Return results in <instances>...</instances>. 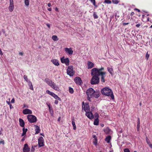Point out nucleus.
Instances as JSON below:
<instances>
[{
    "label": "nucleus",
    "instance_id": "54",
    "mask_svg": "<svg viewBox=\"0 0 152 152\" xmlns=\"http://www.w3.org/2000/svg\"><path fill=\"white\" fill-rule=\"evenodd\" d=\"M4 144V141L3 140L1 141H0V144Z\"/></svg>",
    "mask_w": 152,
    "mask_h": 152
},
{
    "label": "nucleus",
    "instance_id": "40",
    "mask_svg": "<svg viewBox=\"0 0 152 152\" xmlns=\"http://www.w3.org/2000/svg\"><path fill=\"white\" fill-rule=\"evenodd\" d=\"M94 17L95 19H97L98 18V16L95 12H94L93 14Z\"/></svg>",
    "mask_w": 152,
    "mask_h": 152
},
{
    "label": "nucleus",
    "instance_id": "1",
    "mask_svg": "<svg viewBox=\"0 0 152 152\" xmlns=\"http://www.w3.org/2000/svg\"><path fill=\"white\" fill-rule=\"evenodd\" d=\"M91 75L92 76L91 80V83L92 85L98 84L99 82V78L98 77V69L96 68L93 69L91 70Z\"/></svg>",
    "mask_w": 152,
    "mask_h": 152
},
{
    "label": "nucleus",
    "instance_id": "22",
    "mask_svg": "<svg viewBox=\"0 0 152 152\" xmlns=\"http://www.w3.org/2000/svg\"><path fill=\"white\" fill-rule=\"evenodd\" d=\"M104 131L105 133L108 134L110 133L111 130L108 127H107L104 129Z\"/></svg>",
    "mask_w": 152,
    "mask_h": 152
},
{
    "label": "nucleus",
    "instance_id": "37",
    "mask_svg": "<svg viewBox=\"0 0 152 152\" xmlns=\"http://www.w3.org/2000/svg\"><path fill=\"white\" fill-rule=\"evenodd\" d=\"M24 3L26 6H28L29 5V1L28 0H25Z\"/></svg>",
    "mask_w": 152,
    "mask_h": 152
},
{
    "label": "nucleus",
    "instance_id": "35",
    "mask_svg": "<svg viewBox=\"0 0 152 152\" xmlns=\"http://www.w3.org/2000/svg\"><path fill=\"white\" fill-rule=\"evenodd\" d=\"M69 92L71 94H73L74 93V90L73 88L69 87Z\"/></svg>",
    "mask_w": 152,
    "mask_h": 152
},
{
    "label": "nucleus",
    "instance_id": "53",
    "mask_svg": "<svg viewBox=\"0 0 152 152\" xmlns=\"http://www.w3.org/2000/svg\"><path fill=\"white\" fill-rule=\"evenodd\" d=\"M129 24V23H123V25L124 26H125L126 25L128 24Z\"/></svg>",
    "mask_w": 152,
    "mask_h": 152
},
{
    "label": "nucleus",
    "instance_id": "63",
    "mask_svg": "<svg viewBox=\"0 0 152 152\" xmlns=\"http://www.w3.org/2000/svg\"><path fill=\"white\" fill-rule=\"evenodd\" d=\"M0 54L1 55H2V54H3L2 52L1 51V50H0Z\"/></svg>",
    "mask_w": 152,
    "mask_h": 152
},
{
    "label": "nucleus",
    "instance_id": "45",
    "mask_svg": "<svg viewBox=\"0 0 152 152\" xmlns=\"http://www.w3.org/2000/svg\"><path fill=\"white\" fill-rule=\"evenodd\" d=\"M124 152H130L128 148H125L124 150Z\"/></svg>",
    "mask_w": 152,
    "mask_h": 152
},
{
    "label": "nucleus",
    "instance_id": "4",
    "mask_svg": "<svg viewBox=\"0 0 152 152\" xmlns=\"http://www.w3.org/2000/svg\"><path fill=\"white\" fill-rule=\"evenodd\" d=\"M27 118L28 121L31 123L36 122L37 121V117L33 115H29L27 116Z\"/></svg>",
    "mask_w": 152,
    "mask_h": 152
},
{
    "label": "nucleus",
    "instance_id": "59",
    "mask_svg": "<svg viewBox=\"0 0 152 152\" xmlns=\"http://www.w3.org/2000/svg\"><path fill=\"white\" fill-rule=\"evenodd\" d=\"M48 10L49 11H51V8H48Z\"/></svg>",
    "mask_w": 152,
    "mask_h": 152
},
{
    "label": "nucleus",
    "instance_id": "20",
    "mask_svg": "<svg viewBox=\"0 0 152 152\" xmlns=\"http://www.w3.org/2000/svg\"><path fill=\"white\" fill-rule=\"evenodd\" d=\"M34 126L35 127V130L36 131L35 134H38L39 133L40 131V129L39 127L38 126L35 125Z\"/></svg>",
    "mask_w": 152,
    "mask_h": 152
},
{
    "label": "nucleus",
    "instance_id": "29",
    "mask_svg": "<svg viewBox=\"0 0 152 152\" xmlns=\"http://www.w3.org/2000/svg\"><path fill=\"white\" fill-rule=\"evenodd\" d=\"M28 85L29 87V88L31 90H33L34 88L33 87L32 83L30 81L28 82Z\"/></svg>",
    "mask_w": 152,
    "mask_h": 152
},
{
    "label": "nucleus",
    "instance_id": "36",
    "mask_svg": "<svg viewBox=\"0 0 152 152\" xmlns=\"http://www.w3.org/2000/svg\"><path fill=\"white\" fill-rule=\"evenodd\" d=\"M104 3L107 4H111L112 3V2L110 0H105Z\"/></svg>",
    "mask_w": 152,
    "mask_h": 152
},
{
    "label": "nucleus",
    "instance_id": "26",
    "mask_svg": "<svg viewBox=\"0 0 152 152\" xmlns=\"http://www.w3.org/2000/svg\"><path fill=\"white\" fill-rule=\"evenodd\" d=\"M107 70L112 75H113L114 71L112 67L110 68V67H108L107 68Z\"/></svg>",
    "mask_w": 152,
    "mask_h": 152
},
{
    "label": "nucleus",
    "instance_id": "21",
    "mask_svg": "<svg viewBox=\"0 0 152 152\" xmlns=\"http://www.w3.org/2000/svg\"><path fill=\"white\" fill-rule=\"evenodd\" d=\"M13 2V0H10V12L12 11L14 9V5Z\"/></svg>",
    "mask_w": 152,
    "mask_h": 152
},
{
    "label": "nucleus",
    "instance_id": "51",
    "mask_svg": "<svg viewBox=\"0 0 152 152\" xmlns=\"http://www.w3.org/2000/svg\"><path fill=\"white\" fill-rule=\"evenodd\" d=\"M46 26L50 28V25L48 23H47L46 24Z\"/></svg>",
    "mask_w": 152,
    "mask_h": 152
},
{
    "label": "nucleus",
    "instance_id": "32",
    "mask_svg": "<svg viewBox=\"0 0 152 152\" xmlns=\"http://www.w3.org/2000/svg\"><path fill=\"white\" fill-rule=\"evenodd\" d=\"M52 39L54 41H56L58 40V39L57 36L53 35L52 37Z\"/></svg>",
    "mask_w": 152,
    "mask_h": 152
},
{
    "label": "nucleus",
    "instance_id": "62",
    "mask_svg": "<svg viewBox=\"0 0 152 152\" xmlns=\"http://www.w3.org/2000/svg\"><path fill=\"white\" fill-rule=\"evenodd\" d=\"M7 102L8 104L10 105V101H7Z\"/></svg>",
    "mask_w": 152,
    "mask_h": 152
},
{
    "label": "nucleus",
    "instance_id": "25",
    "mask_svg": "<svg viewBox=\"0 0 152 152\" xmlns=\"http://www.w3.org/2000/svg\"><path fill=\"white\" fill-rule=\"evenodd\" d=\"M111 139V137L110 135L107 137L105 139V140L107 142V143L110 142V140Z\"/></svg>",
    "mask_w": 152,
    "mask_h": 152
},
{
    "label": "nucleus",
    "instance_id": "64",
    "mask_svg": "<svg viewBox=\"0 0 152 152\" xmlns=\"http://www.w3.org/2000/svg\"><path fill=\"white\" fill-rule=\"evenodd\" d=\"M55 10L56 11H58V8L57 7L56 8H55Z\"/></svg>",
    "mask_w": 152,
    "mask_h": 152
},
{
    "label": "nucleus",
    "instance_id": "43",
    "mask_svg": "<svg viewBox=\"0 0 152 152\" xmlns=\"http://www.w3.org/2000/svg\"><path fill=\"white\" fill-rule=\"evenodd\" d=\"M92 97V96H88L87 99L90 102H91V98Z\"/></svg>",
    "mask_w": 152,
    "mask_h": 152
},
{
    "label": "nucleus",
    "instance_id": "10",
    "mask_svg": "<svg viewBox=\"0 0 152 152\" xmlns=\"http://www.w3.org/2000/svg\"><path fill=\"white\" fill-rule=\"evenodd\" d=\"M85 115L90 119H92L94 118V115L91 111L88 112L86 113Z\"/></svg>",
    "mask_w": 152,
    "mask_h": 152
},
{
    "label": "nucleus",
    "instance_id": "28",
    "mask_svg": "<svg viewBox=\"0 0 152 152\" xmlns=\"http://www.w3.org/2000/svg\"><path fill=\"white\" fill-rule=\"evenodd\" d=\"M140 119L139 118H138L137 125V131H139L140 130Z\"/></svg>",
    "mask_w": 152,
    "mask_h": 152
},
{
    "label": "nucleus",
    "instance_id": "16",
    "mask_svg": "<svg viewBox=\"0 0 152 152\" xmlns=\"http://www.w3.org/2000/svg\"><path fill=\"white\" fill-rule=\"evenodd\" d=\"M101 94L100 92L99 91H95L94 93L93 96L96 98H98L99 96H100Z\"/></svg>",
    "mask_w": 152,
    "mask_h": 152
},
{
    "label": "nucleus",
    "instance_id": "38",
    "mask_svg": "<svg viewBox=\"0 0 152 152\" xmlns=\"http://www.w3.org/2000/svg\"><path fill=\"white\" fill-rule=\"evenodd\" d=\"M90 1L91 2H92L93 4L96 7H97V6L96 4H95V0H90Z\"/></svg>",
    "mask_w": 152,
    "mask_h": 152
},
{
    "label": "nucleus",
    "instance_id": "19",
    "mask_svg": "<svg viewBox=\"0 0 152 152\" xmlns=\"http://www.w3.org/2000/svg\"><path fill=\"white\" fill-rule=\"evenodd\" d=\"M45 80L46 83L50 86V85L52 84V83H53V82L51 80H50L48 78H46L45 79Z\"/></svg>",
    "mask_w": 152,
    "mask_h": 152
},
{
    "label": "nucleus",
    "instance_id": "17",
    "mask_svg": "<svg viewBox=\"0 0 152 152\" xmlns=\"http://www.w3.org/2000/svg\"><path fill=\"white\" fill-rule=\"evenodd\" d=\"M50 86L56 91H58L59 90V88L58 86L54 82L52 83V84L50 85Z\"/></svg>",
    "mask_w": 152,
    "mask_h": 152
},
{
    "label": "nucleus",
    "instance_id": "33",
    "mask_svg": "<svg viewBox=\"0 0 152 152\" xmlns=\"http://www.w3.org/2000/svg\"><path fill=\"white\" fill-rule=\"evenodd\" d=\"M88 66H94V64L90 61H88L87 63Z\"/></svg>",
    "mask_w": 152,
    "mask_h": 152
},
{
    "label": "nucleus",
    "instance_id": "50",
    "mask_svg": "<svg viewBox=\"0 0 152 152\" xmlns=\"http://www.w3.org/2000/svg\"><path fill=\"white\" fill-rule=\"evenodd\" d=\"M54 103L56 104H58V101L57 100H55V102H54Z\"/></svg>",
    "mask_w": 152,
    "mask_h": 152
},
{
    "label": "nucleus",
    "instance_id": "14",
    "mask_svg": "<svg viewBox=\"0 0 152 152\" xmlns=\"http://www.w3.org/2000/svg\"><path fill=\"white\" fill-rule=\"evenodd\" d=\"M23 113L24 114H31L32 113V111L28 109H26L24 110L23 111Z\"/></svg>",
    "mask_w": 152,
    "mask_h": 152
},
{
    "label": "nucleus",
    "instance_id": "44",
    "mask_svg": "<svg viewBox=\"0 0 152 152\" xmlns=\"http://www.w3.org/2000/svg\"><path fill=\"white\" fill-rule=\"evenodd\" d=\"M23 78L27 82H28V78L27 77L26 75H24L23 76Z\"/></svg>",
    "mask_w": 152,
    "mask_h": 152
},
{
    "label": "nucleus",
    "instance_id": "46",
    "mask_svg": "<svg viewBox=\"0 0 152 152\" xmlns=\"http://www.w3.org/2000/svg\"><path fill=\"white\" fill-rule=\"evenodd\" d=\"M34 150H35L34 148L33 147V146H32V147H31V152H34Z\"/></svg>",
    "mask_w": 152,
    "mask_h": 152
},
{
    "label": "nucleus",
    "instance_id": "55",
    "mask_svg": "<svg viewBox=\"0 0 152 152\" xmlns=\"http://www.w3.org/2000/svg\"><path fill=\"white\" fill-rule=\"evenodd\" d=\"M140 23H138L136 25V26L137 27H139L140 26Z\"/></svg>",
    "mask_w": 152,
    "mask_h": 152
},
{
    "label": "nucleus",
    "instance_id": "7",
    "mask_svg": "<svg viewBox=\"0 0 152 152\" xmlns=\"http://www.w3.org/2000/svg\"><path fill=\"white\" fill-rule=\"evenodd\" d=\"M67 73L70 76H73L75 74L74 71L73 70V67H68L67 69Z\"/></svg>",
    "mask_w": 152,
    "mask_h": 152
},
{
    "label": "nucleus",
    "instance_id": "6",
    "mask_svg": "<svg viewBox=\"0 0 152 152\" xmlns=\"http://www.w3.org/2000/svg\"><path fill=\"white\" fill-rule=\"evenodd\" d=\"M61 61L62 63L65 64L66 66L69 65V60L68 58H65L64 57H61Z\"/></svg>",
    "mask_w": 152,
    "mask_h": 152
},
{
    "label": "nucleus",
    "instance_id": "27",
    "mask_svg": "<svg viewBox=\"0 0 152 152\" xmlns=\"http://www.w3.org/2000/svg\"><path fill=\"white\" fill-rule=\"evenodd\" d=\"M72 124L73 126V129L75 130L76 128V126L75 122V119L74 118L72 119Z\"/></svg>",
    "mask_w": 152,
    "mask_h": 152
},
{
    "label": "nucleus",
    "instance_id": "15",
    "mask_svg": "<svg viewBox=\"0 0 152 152\" xmlns=\"http://www.w3.org/2000/svg\"><path fill=\"white\" fill-rule=\"evenodd\" d=\"M93 137L94 139H93V143L95 146L97 145V138L96 135H94L93 136Z\"/></svg>",
    "mask_w": 152,
    "mask_h": 152
},
{
    "label": "nucleus",
    "instance_id": "49",
    "mask_svg": "<svg viewBox=\"0 0 152 152\" xmlns=\"http://www.w3.org/2000/svg\"><path fill=\"white\" fill-rule=\"evenodd\" d=\"M19 54L21 56H23V53L22 52H20L19 53Z\"/></svg>",
    "mask_w": 152,
    "mask_h": 152
},
{
    "label": "nucleus",
    "instance_id": "23",
    "mask_svg": "<svg viewBox=\"0 0 152 152\" xmlns=\"http://www.w3.org/2000/svg\"><path fill=\"white\" fill-rule=\"evenodd\" d=\"M52 62L56 66H58L59 65L58 61V60L54 59L51 60Z\"/></svg>",
    "mask_w": 152,
    "mask_h": 152
},
{
    "label": "nucleus",
    "instance_id": "2",
    "mask_svg": "<svg viewBox=\"0 0 152 152\" xmlns=\"http://www.w3.org/2000/svg\"><path fill=\"white\" fill-rule=\"evenodd\" d=\"M101 92L102 95L110 96L113 99L114 98L113 92L109 87H105L102 88L101 90Z\"/></svg>",
    "mask_w": 152,
    "mask_h": 152
},
{
    "label": "nucleus",
    "instance_id": "58",
    "mask_svg": "<svg viewBox=\"0 0 152 152\" xmlns=\"http://www.w3.org/2000/svg\"><path fill=\"white\" fill-rule=\"evenodd\" d=\"M24 140H25V138H24V137H23V138L22 139V140H21V141H24Z\"/></svg>",
    "mask_w": 152,
    "mask_h": 152
},
{
    "label": "nucleus",
    "instance_id": "61",
    "mask_svg": "<svg viewBox=\"0 0 152 152\" xmlns=\"http://www.w3.org/2000/svg\"><path fill=\"white\" fill-rule=\"evenodd\" d=\"M60 120H61V117H59L58 118V121H60Z\"/></svg>",
    "mask_w": 152,
    "mask_h": 152
},
{
    "label": "nucleus",
    "instance_id": "47",
    "mask_svg": "<svg viewBox=\"0 0 152 152\" xmlns=\"http://www.w3.org/2000/svg\"><path fill=\"white\" fill-rule=\"evenodd\" d=\"M149 56V55L148 54V52L147 53L146 56V58L147 59V60L148 59V58Z\"/></svg>",
    "mask_w": 152,
    "mask_h": 152
},
{
    "label": "nucleus",
    "instance_id": "9",
    "mask_svg": "<svg viewBox=\"0 0 152 152\" xmlns=\"http://www.w3.org/2000/svg\"><path fill=\"white\" fill-rule=\"evenodd\" d=\"M94 90L91 88H89L86 91V94L88 96H92L94 93Z\"/></svg>",
    "mask_w": 152,
    "mask_h": 152
},
{
    "label": "nucleus",
    "instance_id": "31",
    "mask_svg": "<svg viewBox=\"0 0 152 152\" xmlns=\"http://www.w3.org/2000/svg\"><path fill=\"white\" fill-rule=\"evenodd\" d=\"M23 132L21 136H23L26 134V132L27 131V129H25L24 128H23Z\"/></svg>",
    "mask_w": 152,
    "mask_h": 152
},
{
    "label": "nucleus",
    "instance_id": "42",
    "mask_svg": "<svg viewBox=\"0 0 152 152\" xmlns=\"http://www.w3.org/2000/svg\"><path fill=\"white\" fill-rule=\"evenodd\" d=\"M146 142L148 144V145L149 144H150L151 143L150 141H149V139H148V137H146Z\"/></svg>",
    "mask_w": 152,
    "mask_h": 152
},
{
    "label": "nucleus",
    "instance_id": "3",
    "mask_svg": "<svg viewBox=\"0 0 152 152\" xmlns=\"http://www.w3.org/2000/svg\"><path fill=\"white\" fill-rule=\"evenodd\" d=\"M104 68L102 67L100 69H98V72H98V76H101V81L103 83H104L105 82L104 78L106 73V72L104 71Z\"/></svg>",
    "mask_w": 152,
    "mask_h": 152
},
{
    "label": "nucleus",
    "instance_id": "24",
    "mask_svg": "<svg viewBox=\"0 0 152 152\" xmlns=\"http://www.w3.org/2000/svg\"><path fill=\"white\" fill-rule=\"evenodd\" d=\"M51 96H53L55 99H56L60 101H61V98L53 93L52 95Z\"/></svg>",
    "mask_w": 152,
    "mask_h": 152
},
{
    "label": "nucleus",
    "instance_id": "48",
    "mask_svg": "<svg viewBox=\"0 0 152 152\" xmlns=\"http://www.w3.org/2000/svg\"><path fill=\"white\" fill-rule=\"evenodd\" d=\"M15 101V99L14 98H13L11 100V102L12 103H14Z\"/></svg>",
    "mask_w": 152,
    "mask_h": 152
},
{
    "label": "nucleus",
    "instance_id": "30",
    "mask_svg": "<svg viewBox=\"0 0 152 152\" xmlns=\"http://www.w3.org/2000/svg\"><path fill=\"white\" fill-rule=\"evenodd\" d=\"M99 121L98 118H95L94 121V124L95 125H98L99 124Z\"/></svg>",
    "mask_w": 152,
    "mask_h": 152
},
{
    "label": "nucleus",
    "instance_id": "57",
    "mask_svg": "<svg viewBox=\"0 0 152 152\" xmlns=\"http://www.w3.org/2000/svg\"><path fill=\"white\" fill-rule=\"evenodd\" d=\"M134 10L137 11L138 12H140V10H139L138 9H137V8H135L134 9Z\"/></svg>",
    "mask_w": 152,
    "mask_h": 152
},
{
    "label": "nucleus",
    "instance_id": "52",
    "mask_svg": "<svg viewBox=\"0 0 152 152\" xmlns=\"http://www.w3.org/2000/svg\"><path fill=\"white\" fill-rule=\"evenodd\" d=\"M150 147L151 148H152V144H151V143L148 144Z\"/></svg>",
    "mask_w": 152,
    "mask_h": 152
},
{
    "label": "nucleus",
    "instance_id": "13",
    "mask_svg": "<svg viewBox=\"0 0 152 152\" xmlns=\"http://www.w3.org/2000/svg\"><path fill=\"white\" fill-rule=\"evenodd\" d=\"M74 81L77 84L80 85L82 82L81 79L79 77H77L74 79Z\"/></svg>",
    "mask_w": 152,
    "mask_h": 152
},
{
    "label": "nucleus",
    "instance_id": "56",
    "mask_svg": "<svg viewBox=\"0 0 152 152\" xmlns=\"http://www.w3.org/2000/svg\"><path fill=\"white\" fill-rule=\"evenodd\" d=\"M48 6L49 7H50L51 6V4L50 3H48Z\"/></svg>",
    "mask_w": 152,
    "mask_h": 152
},
{
    "label": "nucleus",
    "instance_id": "12",
    "mask_svg": "<svg viewBox=\"0 0 152 152\" xmlns=\"http://www.w3.org/2000/svg\"><path fill=\"white\" fill-rule=\"evenodd\" d=\"M66 52L69 55H72L73 53V50L71 48H65Z\"/></svg>",
    "mask_w": 152,
    "mask_h": 152
},
{
    "label": "nucleus",
    "instance_id": "18",
    "mask_svg": "<svg viewBox=\"0 0 152 152\" xmlns=\"http://www.w3.org/2000/svg\"><path fill=\"white\" fill-rule=\"evenodd\" d=\"M19 122L20 126L22 127H24L25 125V123L23 120L21 118H19Z\"/></svg>",
    "mask_w": 152,
    "mask_h": 152
},
{
    "label": "nucleus",
    "instance_id": "41",
    "mask_svg": "<svg viewBox=\"0 0 152 152\" xmlns=\"http://www.w3.org/2000/svg\"><path fill=\"white\" fill-rule=\"evenodd\" d=\"M94 117L95 118H98L99 115L97 113H95L94 114Z\"/></svg>",
    "mask_w": 152,
    "mask_h": 152
},
{
    "label": "nucleus",
    "instance_id": "39",
    "mask_svg": "<svg viewBox=\"0 0 152 152\" xmlns=\"http://www.w3.org/2000/svg\"><path fill=\"white\" fill-rule=\"evenodd\" d=\"M46 92L47 93L49 94V95H50L51 96L52 95V94L53 93V92L50 91H49L48 90H47L46 91Z\"/></svg>",
    "mask_w": 152,
    "mask_h": 152
},
{
    "label": "nucleus",
    "instance_id": "11",
    "mask_svg": "<svg viewBox=\"0 0 152 152\" xmlns=\"http://www.w3.org/2000/svg\"><path fill=\"white\" fill-rule=\"evenodd\" d=\"M30 148H29L27 144H24L23 149V152H29L30 151Z\"/></svg>",
    "mask_w": 152,
    "mask_h": 152
},
{
    "label": "nucleus",
    "instance_id": "60",
    "mask_svg": "<svg viewBox=\"0 0 152 152\" xmlns=\"http://www.w3.org/2000/svg\"><path fill=\"white\" fill-rule=\"evenodd\" d=\"M12 108H13V107L12 106V105L10 104V109Z\"/></svg>",
    "mask_w": 152,
    "mask_h": 152
},
{
    "label": "nucleus",
    "instance_id": "8",
    "mask_svg": "<svg viewBox=\"0 0 152 152\" xmlns=\"http://www.w3.org/2000/svg\"><path fill=\"white\" fill-rule=\"evenodd\" d=\"M38 146L39 147H42L44 145V141L42 137H40L38 139Z\"/></svg>",
    "mask_w": 152,
    "mask_h": 152
},
{
    "label": "nucleus",
    "instance_id": "5",
    "mask_svg": "<svg viewBox=\"0 0 152 152\" xmlns=\"http://www.w3.org/2000/svg\"><path fill=\"white\" fill-rule=\"evenodd\" d=\"M83 109L86 113L90 111V108L88 102H86L85 104L84 102H82V109Z\"/></svg>",
    "mask_w": 152,
    "mask_h": 152
},
{
    "label": "nucleus",
    "instance_id": "34",
    "mask_svg": "<svg viewBox=\"0 0 152 152\" xmlns=\"http://www.w3.org/2000/svg\"><path fill=\"white\" fill-rule=\"evenodd\" d=\"M120 2L119 0H112V2L114 4H117Z\"/></svg>",
    "mask_w": 152,
    "mask_h": 152
}]
</instances>
